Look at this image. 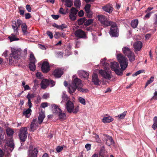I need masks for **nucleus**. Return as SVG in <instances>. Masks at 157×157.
<instances>
[{
	"label": "nucleus",
	"instance_id": "obj_1",
	"mask_svg": "<svg viewBox=\"0 0 157 157\" xmlns=\"http://www.w3.org/2000/svg\"><path fill=\"white\" fill-rule=\"evenodd\" d=\"M117 59L119 62L121 67V71L120 69L117 68L114 70V72L118 75L121 76L123 75V71L125 70L128 65L127 59L122 54H118L117 56Z\"/></svg>",
	"mask_w": 157,
	"mask_h": 157
},
{
	"label": "nucleus",
	"instance_id": "obj_2",
	"mask_svg": "<svg viewBox=\"0 0 157 157\" xmlns=\"http://www.w3.org/2000/svg\"><path fill=\"white\" fill-rule=\"evenodd\" d=\"M82 86L81 80L78 78H76L73 80L71 85L68 87V91L71 95H72L76 89Z\"/></svg>",
	"mask_w": 157,
	"mask_h": 157
},
{
	"label": "nucleus",
	"instance_id": "obj_3",
	"mask_svg": "<svg viewBox=\"0 0 157 157\" xmlns=\"http://www.w3.org/2000/svg\"><path fill=\"white\" fill-rule=\"evenodd\" d=\"M27 129L26 127H21L18 132V136L20 140L21 145L23 146L27 138Z\"/></svg>",
	"mask_w": 157,
	"mask_h": 157
},
{
	"label": "nucleus",
	"instance_id": "obj_4",
	"mask_svg": "<svg viewBox=\"0 0 157 157\" xmlns=\"http://www.w3.org/2000/svg\"><path fill=\"white\" fill-rule=\"evenodd\" d=\"M110 25L111 27L109 32L110 36L112 37H118L119 35V30L116 23L113 22Z\"/></svg>",
	"mask_w": 157,
	"mask_h": 157
},
{
	"label": "nucleus",
	"instance_id": "obj_5",
	"mask_svg": "<svg viewBox=\"0 0 157 157\" xmlns=\"http://www.w3.org/2000/svg\"><path fill=\"white\" fill-rule=\"evenodd\" d=\"M98 20L100 22L102 25L104 27H106L110 25L112 21L108 20V18L105 16L100 15L98 16Z\"/></svg>",
	"mask_w": 157,
	"mask_h": 157
},
{
	"label": "nucleus",
	"instance_id": "obj_6",
	"mask_svg": "<svg viewBox=\"0 0 157 157\" xmlns=\"http://www.w3.org/2000/svg\"><path fill=\"white\" fill-rule=\"evenodd\" d=\"M11 53L9 58V63L12 64L14 62H16V60L19 58V56L17 51L14 49H12Z\"/></svg>",
	"mask_w": 157,
	"mask_h": 157
},
{
	"label": "nucleus",
	"instance_id": "obj_7",
	"mask_svg": "<svg viewBox=\"0 0 157 157\" xmlns=\"http://www.w3.org/2000/svg\"><path fill=\"white\" fill-rule=\"evenodd\" d=\"M23 23L22 21L20 19H18L17 21H12V28L14 30L13 32L16 34H19L18 31V28Z\"/></svg>",
	"mask_w": 157,
	"mask_h": 157
},
{
	"label": "nucleus",
	"instance_id": "obj_8",
	"mask_svg": "<svg viewBox=\"0 0 157 157\" xmlns=\"http://www.w3.org/2000/svg\"><path fill=\"white\" fill-rule=\"evenodd\" d=\"M75 35L76 37L79 38L85 39L87 38L85 32L81 29L76 30L75 32Z\"/></svg>",
	"mask_w": 157,
	"mask_h": 157
},
{
	"label": "nucleus",
	"instance_id": "obj_9",
	"mask_svg": "<svg viewBox=\"0 0 157 157\" xmlns=\"http://www.w3.org/2000/svg\"><path fill=\"white\" fill-rule=\"evenodd\" d=\"M41 69L43 73H46L50 71V66L48 62L47 61L43 62L41 67Z\"/></svg>",
	"mask_w": 157,
	"mask_h": 157
},
{
	"label": "nucleus",
	"instance_id": "obj_10",
	"mask_svg": "<svg viewBox=\"0 0 157 157\" xmlns=\"http://www.w3.org/2000/svg\"><path fill=\"white\" fill-rule=\"evenodd\" d=\"M63 70L61 68H58L56 69L52 73V75L56 78H60L63 74Z\"/></svg>",
	"mask_w": 157,
	"mask_h": 157
},
{
	"label": "nucleus",
	"instance_id": "obj_11",
	"mask_svg": "<svg viewBox=\"0 0 157 157\" xmlns=\"http://www.w3.org/2000/svg\"><path fill=\"white\" fill-rule=\"evenodd\" d=\"M99 73L103 78L109 80L112 77V75L109 72L105 70H100L99 71Z\"/></svg>",
	"mask_w": 157,
	"mask_h": 157
},
{
	"label": "nucleus",
	"instance_id": "obj_12",
	"mask_svg": "<svg viewBox=\"0 0 157 157\" xmlns=\"http://www.w3.org/2000/svg\"><path fill=\"white\" fill-rule=\"evenodd\" d=\"M6 144L10 148L9 150L10 152H12L14 148L15 145L13 142V140L12 137H11L6 141Z\"/></svg>",
	"mask_w": 157,
	"mask_h": 157
},
{
	"label": "nucleus",
	"instance_id": "obj_13",
	"mask_svg": "<svg viewBox=\"0 0 157 157\" xmlns=\"http://www.w3.org/2000/svg\"><path fill=\"white\" fill-rule=\"evenodd\" d=\"M66 109L69 113H72L74 109L73 103L70 100H68L66 103Z\"/></svg>",
	"mask_w": 157,
	"mask_h": 157
},
{
	"label": "nucleus",
	"instance_id": "obj_14",
	"mask_svg": "<svg viewBox=\"0 0 157 157\" xmlns=\"http://www.w3.org/2000/svg\"><path fill=\"white\" fill-rule=\"evenodd\" d=\"M38 151L36 148L33 150H29L28 151V157H37Z\"/></svg>",
	"mask_w": 157,
	"mask_h": 157
},
{
	"label": "nucleus",
	"instance_id": "obj_15",
	"mask_svg": "<svg viewBox=\"0 0 157 157\" xmlns=\"http://www.w3.org/2000/svg\"><path fill=\"white\" fill-rule=\"evenodd\" d=\"M142 43L140 41H137L135 43L133 44V47L136 52L137 51H140L141 50L142 47Z\"/></svg>",
	"mask_w": 157,
	"mask_h": 157
},
{
	"label": "nucleus",
	"instance_id": "obj_16",
	"mask_svg": "<svg viewBox=\"0 0 157 157\" xmlns=\"http://www.w3.org/2000/svg\"><path fill=\"white\" fill-rule=\"evenodd\" d=\"M53 109L52 110L53 113L55 114H58L59 113L62 112L60 108L57 105L55 104H53L52 105Z\"/></svg>",
	"mask_w": 157,
	"mask_h": 157
},
{
	"label": "nucleus",
	"instance_id": "obj_17",
	"mask_svg": "<svg viewBox=\"0 0 157 157\" xmlns=\"http://www.w3.org/2000/svg\"><path fill=\"white\" fill-rule=\"evenodd\" d=\"M92 81L94 84L95 85L99 84V81L98 76L96 74L94 73L92 75Z\"/></svg>",
	"mask_w": 157,
	"mask_h": 157
},
{
	"label": "nucleus",
	"instance_id": "obj_18",
	"mask_svg": "<svg viewBox=\"0 0 157 157\" xmlns=\"http://www.w3.org/2000/svg\"><path fill=\"white\" fill-rule=\"evenodd\" d=\"M102 9L106 12L109 13H111L113 11V7L109 4H107L105 6H102Z\"/></svg>",
	"mask_w": 157,
	"mask_h": 157
},
{
	"label": "nucleus",
	"instance_id": "obj_19",
	"mask_svg": "<svg viewBox=\"0 0 157 157\" xmlns=\"http://www.w3.org/2000/svg\"><path fill=\"white\" fill-rule=\"evenodd\" d=\"M49 80L44 79L42 80L40 84L41 88L43 89L46 88L49 85Z\"/></svg>",
	"mask_w": 157,
	"mask_h": 157
},
{
	"label": "nucleus",
	"instance_id": "obj_20",
	"mask_svg": "<svg viewBox=\"0 0 157 157\" xmlns=\"http://www.w3.org/2000/svg\"><path fill=\"white\" fill-rule=\"evenodd\" d=\"M45 117V115L44 112L42 110H41L40 112L39 113V114L38 117V120L39 121V124H41Z\"/></svg>",
	"mask_w": 157,
	"mask_h": 157
},
{
	"label": "nucleus",
	"instance_id": "obj_21",
	"mask_svg": "<svg viewBox=\"0 0 157 157\" xmlns=\"http://www.w3.org/2000/svg\"><path fill=\"white\" fill-rule=\"evenodd\" d=\"M110 67L112 71H114V70L117 68L120 69L119 64L118 63L116 62H111Z\"/></svg>",
	"mask_w": 157,
	"mask_h": 157
},
{
	"label": "nucleus",
	"instance_id": "obj_22",
	"mask_svg": "<svg viewBox=\"0 0 157 157\" xmlns=\"http://www.w3.org/2000/svg\"><path fill=\"white\" fill-rule=\"evenodd\" d=\"M122 51L124 54L127 56H128L132 52L130 49L127 47H123Z\"/></svg>",
	"mask_w": 157,
	"mask_h": 157
},
{
	"label": "nucleus",
	"instance_id": "obj_23",
	"mask_svg": "<svg viewBox=\"0 0 157 157\" xmlns=\"http://www.w3.org/2000/svg\"><path fill=\"white\" fill-rule=\"evenodd\" d=\"M19 34H16L14 32L13 33H12L11 36H9L8 38L10 40V42L13 41L18 40L19 39L16 37V35H18Z\"/></svg>",
	"mask_w": 157,
	"mask_h": 157
},
{
	"label": "nucleus",
	"instance_id": "obj_24",
	"mask_svg": "<svg viewBox=\"0 0 157 157\" xmlns=\"http://www.w3.org/2000/svg\"><path fill=\"white\" fill-rule=\"evenodd\" d=\"M107 138L106 140V144L110 146L114 143L112 137L109 135H107Z\"/></svg>",
	"mask_w": 157,
	"mask_h": 157
},
{
	"label": "nucleus",
	"instance_id": "obj_25",
	"mask_svg": "<svg viewBox=\"0 0 157 157\" xmlns=\"http://www.w3.org/2000/svg\"><path fill=\"white\" fill-rule=\"evenodd\" d=\"M105 153V152L104 146H101L99 151V157H104Z\"/></svg>",
	"mask_w": 157,
	"mask_h": 157
},
{
	"label": "nucleus",
	"instance_id": "obj_26",
	"mask_svg": "<svg viewBox=\"0 0 157 157\" xmlns=\"http://www.w3.org/2000/svg\"><path fill=\"white\" fill-rule=\"evenodd\" d=\"M113 119L111 117H104L102 119V121L104 123H109L112 121Z\"/></svg>",
	"mask_w": 157,
	"mask_h": 157
},
{
	"label": "nucleus",
	"instance_id": "obj_27",
	"mask_svg": "<svg viewBox=\"0 0 157 157\" xmlns=\"http://www.w3.org/2000/svg\"><path fill=\"white\" fill-rule=\"evenodd\" d=\"M138 24V20L137 19H135L132 21L131 23V25L132 28L135 29L137 27Z\"/></svg>",
	"mask_w": 157,
	"mask_h": 157
},
{
	"label": "nucleus",
	"instance_id": "obj_28",
	"mask_svg": "<svg viewBox=\"0 0 157 157\" xmlns=\"http://www.w3.org/2000/svg\"><path fill=\"white\" fill-rule=\"evenodd\" d=\"M32 112V110L30 108H28L26 110H24L23 112V114L26 117L29 118V115L28 114H30V115L31 114V113Z\"/></svg>",
	"mask_w": 157,
	"mask_h": 157
},
{
	"label": "nucleus",
	"instance_id": "obj_29",
	"mask_svg": "<svg viewBox=\"0 0 157 157\" xmlns=\"http://www.w3.org/2000/svg\"><path fill=\"white\" fill-rule=\"evenodd\" d=\"M6 132L7 136L12 137L14 132L13 129L8 128L6 130Z\"/></svg>",
	"mask_w": 157,
	"mask_h": 157
},
{
	"label": "nucleus",
	"instance_id": "obj_30",
	"mask_svg": "<svg viewBox=\"0 0 157 157\" xmlns=\"http://www.w3.org/2000/svg\"><path fill=\"white\" fill-rule=\"evenodd\" d=\"M21 28L22 29V32L24 34H25L27 33V26L26 24L23 23L21 25Z\"/></svg>",
	"mask_w": 157,
	"mask_h": 157
},
{
	"label": "nucleus",
	"instance_id": "obj_31",
	"mask_svg": "<svg viewBox=\"0 0 157 157\" xmlns=\"http://www.w3.org/2000/svg\"><path fill=\"white\" fill-rule=\"evenodd\" d=\"M57 114L58 115L59 120L62 121H63L64 120L66 117V115L65 113H62V111L59 113Z\"/></svg>",
	"mask_w": 157,
	"mask_h": 157
},
{
	"label": "nucleus",
	"instance_id": "obj_32",
	"mask_svg": "<svg viewBox=\"0 0 157 157\" xmlns=\"http://www.w3.org/2000/svg\"><path fill=\"white\" fill-rule=\"evenodd\" d=\"M65 2V6L67 7H70L73 4V1L71 0H66Z\"/></svg>",
	"mask_w": 157,
	"mask_h": 157
},
{
	"label": "nucleus",
	"instance_id": "obj_33",
	"mask_svg": "<svg viewBox=\"0 0 157 157\" xmlns=\"http://www.w3.org/2000/svg\"><path fill=\"white\" fill-rule=\"evenodd\" d=\"M86 20V18L85 17L78 19L77 21L78 24L79 25H82L83 23H84Z\"/></svg>",
	"mask_w": 157,
	"mask_h": 157
},
{
	"label": "nucleus",
	"instance_id": "obj_34",
	"mask_svg": "<svg viewBox=\"0 0 157 157\" xmlns=\"http://www.w3.org/2000/svg\"><path fill=\"white\" fill-rule=\"evenodd\" d=\"M154 124L152 125V127L154 130L157 128V117H155L153 119Z\"/></svg>",
	"mask_w": 157,
	"mask_h": 157
},
{
	"label": "nucleus",
	"instance_id": "obj_35",
	"mask_svg": "<svg viewBox=\"0 0 157 157\" xmlns=\"http://www.w3.org/2000/svg\"><path fill=\"white\" fill-rule=\"evenodd\" d=\"M35 63H30L29 64V68L30 70L32 71H34L36 69V65Z\"/></svg>",
	"mask_w": 157,
	"mask_h": 157
},
{
	"label": "nucleus",
	"instance_id": "obj_36",
	"mask_svg": "<svg viewBox=\"0 0 157 157\" xmlns=\"http://www.w3.org/2000/svg\"><path fill=\"white\" fill-rule=\"evenodd\" d=\"M30 63H36V59L34 54L32 53L30 54Z\"/></svg>",
	"mask_w": 157,
	"mask_h": 157
},
{
	"label": "nucleus",
	"instance_id": "obj_37",
	"mask_svg": "<svg viewBox=\"0 0 157 157\" xmlns=\"http://www.w3.org/2000/svg\"><path fill=\"white\" fill-rule=\"evenodd\" d=\"M127 111H124L122 113L116 116V117H118L119 119H124L126 115Z\"/></svg>",
	"mask_w": 157,
	"mask_h": 157
},
{
	"label": "nucleus",
	"instance_id": "obj_38",
	"mask_svg": "<svg viewBox=\"0 0 157 157\" xmlns=\"http://www.w3.org/2000/svg\"><path fill=\"white\" fill-rule=\"evenodd\" d=\"M77 17V15H75L73 13H71L70 12L69 17L71 20L72 21L75 20L76 19V18Z\"/></svg>",
	"mask_w": 157,
	"mask_h": 157
},
{
	"label": "nucleus",
	"instance_id": "obj_39",
	"mask_svg": "<svg viewBox=\"0 0 157 157\" xmlns=\"http://www.w3.org/2000/svg\"><path fill=\"white\" fill-rule=\"evenodd\" d=\"M127 56L128 57L129 61L131 62L135 60V56L132 52Z\"/></svg>",
	"mask_w": 157,
	"mask_h": 157
},
{
	"label": "nucleus",
	"instance_id": "obj_40",
	"mask_svg": "<svg viewBox=\"0 0 157 157\" xmlns=\"http://www.w3.org/2000/svg\"><path fill=\"white\" fill-rule=\"evenodd\" d=\"M93 22V20L92 19H89L86 21L84 23V25L86 26H87L90 25Z\"/></svg>",
	"mask_w": 157,
	"mask_h": 157
},
{
	"label": "nucleus",
	"instance_id": "obj_41",
	"mask_svg": "<svg viewBox=\"0 0 157 157\" xmlns=\"http://www.w3.org/2000/svg\"><path fill=\"white\" fill-rule=\"evenodd\" d=\"M74 5L76 8H79L81 5L80 0H75Z\"/></svg>",
	"mask_w": 157,
	"mask_h": 157
},
{
	"label": "nucleus",
	"instance_id": "obj_42",
	"mask_svg": "<svg viewBox=\"0 0 157 157\" xmlns=\"http://www.w3.org/2000/svg\"><path fill=\"white\" fill-rule=\"evenodd\" d=\"M82 86H80L78 87L77 90L78 91L81 92L82 93H87L88 92V90L86 89H83L82 87Z\"/></svg>",
	"mask_w": 157,
	"mask_h": 157
},
{
	"label": "nucleus",
	"instance_id": "obj_43",
	"mask_svg": "<svg viewBox=\"0 0 157 157\" xmlns=\"http://www.w3.org/2000/svg\"><path fill=\"white\" fill-rule=\"evenodd\" d=\"M78 12V10L74 7H72L71 9L70 13H73L75 15H77Z\"/></svg>",
	"mask_w": 157,
	"mask_h": 157
},
{
	"label": "nucleus",
	"instance_id": "obj_44",
	"mask_svg": "<svg viewBox=\"0 0 157 157\" xmlns=\"http://www.w3.org/2000/svg\"><path fill=\"white\" fill-rule=\"evenodd\" d=\"M91 7V5L89 4H87L84 7V10L86 12H89V11L90 10V8Z\"/></svg>",
	"mask_w": 157,
	"mask_h": 157
},
{
	"label": "nucleus",
	"instance_id": "obj_45",
	"mask_svg": "<svg viewBox=\"0 0 157 157\" xmlns=\"http://www.w3.org/2000/svg\"><path fill=\"white\" fill-rule=\"evenodd\" d=\"M79 102L82 104L85 105H86V101L82 97H80L79 98Z\"/></svg>",
	"mask_w": 157,
	"mask_h": 157
},
{
	"label": "nucleus",
	"instance_id": "obj_46",
	"mask_svg": "<svg viewBox=\"0 0 157 157\" xmlns=\"http://www.w3.org/2000/svg\"><path fill=\"white\" fill-rule=\"evenodd\" d=\"M153 79L154 77H151L150 78V79L147 81L145 87L146 88L147 86H148L149 84L153 82Z\"/></svg>",
	"mask_w": 157,
	"mask_h": 157
},
{
	"label": "nucleus",
	"instance_id": "obj_47",
	"mask_svg": "<svg viewBox=\"0 0 157 157\" xmlns=\"http://www.w3.org/2000/svg\"><path fill=\"white\" fill-rule=\"evenodd\" d=\"M61 33L59 32H56L55 33V34L54 35V37L56 39H58L59 37L61 36Z\"/></svg>",
	"mask_w": 157,
	"mask_h": 157
},
{
	"label": "nucleus",
	"instance_id": "obj_48",
	"mask_svg": "<svg viewBox=\"0 0 157 157\" xmlns=\"http://www.w3.org/2000/svg\"><path fill=\"white\" fill-rule=\"evenodd\" d=\"M94 134L95 135L94 137L95 140L96 141V142L98 143H100L101 142V141L100 140L99 136L98 135L96 134Z\"/></svg>",
	"mask_w": 157,
	"mask_h": 157
},
{
	"label": "nucleus",
	"instance_id": "obj_49",
	"mask_svg": "<svg viewBox=\"0 0 157 157\" xmlns=\"http://www.w3.org/2000/svg\"><path fill=\"white\" fill-rule=\"evenodd\" d=\"M83 77L84 78H87L88 77L89 74L85 71H82V73Z\"/></svg>",
	"mask_w": 157,
	"mask_h": 157
},
{
	"label": "nucleus",
	"instance_id": "obj_50",
	"mask_svg": "<svg viewBox=\"0 0 157 157\" xmlns=\"http://www.w3.org/2000/svg\"><path fill=\"white\" fill-rule=\"evenodd\" d=\"M49 85H50L51 87H52L54 86L55 85L56 83L55 81L52 80L51 79H50L49 80Z\"/></svg>",
	"mask_w": 157,
	"mask_h": 157
},
{
	"label": "nucleus",
	"instance_id": "obj_51",
	"mask_svg": "<svg viewBox=\"0 0 157 157\" xmlns=\"http://www.w3.org/2000/svg\"><path fill=\"white\" fill-rule=\"evenodd\" d=\"M3 130L1 128H0V141L2 140L3 138V135H2Z\"/></svg>",
	"mask_w": 157,
	"mask_h": 157
},
{
	"label": "nucleus",
	"instance_id": "obj_52",
	"mask_svg": "<svg viewBox=\"0 0 157 157\" xmlns=\"http://www.w3.org/2000/svg\"><path fill=\"white\" fill-rule=\"evenodd\" d=\"M59 29L63 30L64 29L67 28V26L65 24H62L61 25H59Z\"/></svg>",
	"mask_w": 157,
	"mask_h": 157
},
{
	"label": "nucleus",
	"instance_id": "obj_53",
	"mask_svg": "<svg viewBox=\"0 0 157 157\" xmlns=\"http://www.w3.org/2000/svg\"><path fill=\"white\" fill-rule=\"evenodd\" d=\"M46 34L49 36V37L50 39H52L53 37V35L52 33V32L49 31H48L46 32Z\"/></svg>",
	"mask_w": 157,
	"mask_h": 157
},
{
	"label": "nucleus",
	"instance_id": "obj_54",
	"mask_svg": "<svg viewBox=\"0 0 157 157\" xmlns=\"http://www.w3.org/2000/svg\"><path fill=\"white\" fill-rule=\"evenodd\" d=\"M154 99L157 100V91H155L154 93V95L151 98V100Z\"/></svg>",
	"mask_w": 157,
	"mask_h": 157
},
{
	"label": "nucleus",
	"instance_id": "obj_55",
	"mask_svg": "<svg viewBox=\"0 0 157 157\" xmlns=\"http://www.w3.org/2000/svg\"><path fill=\"white\" fill-rule=\"evenodd\" d=\"M63 149V147L62 146H58L56 148V151L57 152H59L61 151Z\"/></svg>",
	"mask_w": 157,
	"mask_h": 157
},
{
	"label": "nucleus",
	"instance_id": "obj_56",
	"mask_svg": "<svg viewBox=\"0 0 157 157\" xmlns=\"http://www.w3.org/2000/svg\"><path fill=\"white\" fill-rule=\"evenodd\" d=\"M79 111V106H76L75 109H73V110L72 113H73L76 114Z\"/></svg>",
	"mask_w": 157,
	"mask_h": 157
},
{
	"label": "nucleus",
	"instance_id": "obj_57",
	"mask_svg": "<svg viewBox=\"0 0 157 157\" xmlns=\"http://www.w3.org/2000/svg\"><path fill=\"white\" fill-rule=\"evenodd\" d=\"M91 144H87L85 145V147L87 151H88L91 149Z\"/></svg>",
	"mask_w": 157,
	"mask_h": 157
},
{
	"label": "nucleus",
	"instance_id": "obj_58",
	"mask_svg": "<svg viewBox=\"0 0 157 157\" xmlns=\"http://www.w3.org/2000/svg\"><path fill=\"white\" fill-rule=\"evenodd\" d=\"M48 106V103L47 102L42 103L40 105V107L45 108Z\"/></svg>",
	"mask_w": 157,
	"mask_h": 157
},
{
	"label": "nucleus",
	"instance_id": "obj_59",
	"mask_svg": "<svg viewBox=\"0 0 157 157\" xmlns=\"http://www.w3.org/2000/svg\"><path fill=\"white\" fill-rule=\"evenodd\" d=\"M84 14V12L82 10H81L78 13V15L79 17H82Z\"/></svg>",
	"mask_w": 157,
	"mask_h": 157
},
{
	"label": "nucleus",
	"instance_id": "obj_60",
	"mask_svg": "<svg viewBox=\"0 0 157 157\" xmlns=\"http://www.w3.org/2000/svg\"><path fill=\"white\" fill-rule=\"evenodd\" d=\"M106 59L105 58H104V59H101V64L103 66H105V63H106L105 60Z\"/></svg>",
	"mask_w": 157,
	"mask_h": 157
},
{
	"label": "nucleus",
	"instance_id": "obj_61",
	"mask_svg": "<svg viewBox=\"0 0 157 157\" xmlns=\"http://www.w3.org/2000/svg\"><path fill=\"white\" fill-rule=\"evenodd\" d=\"M86 12V16L90 18L91 17L92 15V13L91 10L89 11L88 13L87 12Z\"/></svg>",
	"mask_w": 157,
	"mask_h": 157
},
{
	"label": "nucleus",
	"instance_id": "obj_62",
	"mask_svg": "<svg viewBox=\"0 0 157 157\" xmlns=\"http://www.w3.org/2000/svg\"><path fill=\"white\" fill-rule=\"evenodd\" d=\"M26 8L27 10L29 12H31V11L32 8L29 5H27L26 6Z\"/></svg>",
	"mask_w": 157,
	"mask_h": 157
},
{
	"label": "nucleus",
	"instance_id": "obj_63",
	"mask_svg": "<svg viewBox=\"0 0 157 157\" xmlns=\"http://www.w3.org/2000/svg\"><path fill=\"white\" fill-rule=\"evenodd\" d=\"M142 72L141 70H139L136 72L135 73L133 74L132 75V76L134 77L135 76H136L137 75H138Z\"/></svg>",
	"mask_w": 157,
	"mask_h": 157
},
{
	"label": "nucleus",
	"instance_id": "obj_64",
	"mask_svg": "<svg viewBox=\"0 0 157 157\" xmlns=\"http://www.w3.org/2000/svg\"><path fill=\"white\" fill-rule=\"evenodd\" d=\"M34 97V95L33 94H31L30 93H28L27 96V98L29 100L31 98H33Z\"/></svg>",
	"mask_w": 157,
	"mask_h": 157
}]
</instances>
